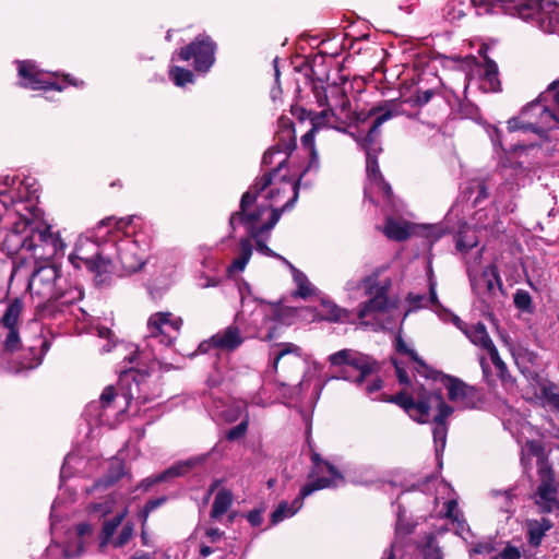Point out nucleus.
<instances>
[{
  "instance_id": "1",
  "label": "nucleus",
  "mask_w": 559,
  "mask_h": 559,
  "mask_svg": "<svg viewBox=\"0 0 559 559\" xmlns=\"http://www.w3.org/2000/svg\"><path fill=\"white\" fill-rule=\"evenodd\" d=\"M277 132V144L263 156L265 165L275 164V168L265 174L250 189L259 200H263L272 211L278 209L280 216L292 209L298 198L297 182L281 175L289 153L295 148V130L287 118H281Z\"/></svg>"
},
{
  "instance_id": "2",
  "label": "nucleus",
  "mask_w": 559,
  "mask_h": 559,
  "mask_svg": "<svg viewBox=\"0 0 559 559\" xmlns=\"http://www.w3.org/2000/svg\"><path fill=\"white\" fill-rule=\"evenodd\" d=\"M280 219L278 209L272 211L263 200L253 194V190H248L241 198L240 211L230 216L229 224L233 229L237 225H242L249 233L250 238L240 241L238 257L233 261L228 271L230 273L242 272L252 255L251 239L255 240L257 250L265 255H275V253L262 241L264 234L271 231Z\"/></svg>"
},
{
  "instance_id": "3",
  "label": "nucleus",
  "mask_w": 559,
  "mask_h": 559,
  "mask_svg": "<svg viewBox=\"0 0 559 559\" xmlns=\"http://www.w3.org/2000/svg\"><path fill=\"white\" fill-rule=\"evenodd\" d=\"M275 310L266 305L253 300L242 301L234 323L215 333L210 340L200 344L199 350L206 353L211 348L222 352H234L239 348L248 337H262L272 340L275 328L267 326Z\"/></svg>"
},
{
  "instance_id": "4",
  "label": "nucleus",
  "mask_w": 559,
  "mask_h": 559,
  "mask_svg": "<svg viewBox=\"0 0 559 559\" xmlns=\"http://www.w3.org/2000/svg\"><path fill=\"white\" fill-rule=\"evenodd\" d=\"M542 10L548 14V32L559 33V0H543ZM559 126V79L539 97L528 104L518 118L508 121V130L533 131L538 134Z\"/></svg>"
},
{
  "instance_id": "5",
  "label": "nucleus",
  "mask_w": 559,
  "mask_h": 559,
  "mask_svg": "<svg viewBox=\"0 0 559 559\" xmlns=\"http://www.w3.org/2000/svg\"><path fill=\"white\" fill-rule=\"evenodd\" d=\"M391 401L418 423H428L432 418L436 453L439 454L444 450L448 433L445 418L452 414L453 408L443 401L440 393L420 388L412 395L404 392L397 393Z\"/></svg>"
},
{
  "instance_id": "6",
  "label": "nucleus",
  "mask_w": 559,
  "mask_h": 559,
  "mask_svg": "<svg viewBox=\"0 0 559 559\" xmlns=\"http://www.w3.org/2000/svg\"><path fill=\"white\" fill-rule=\"evenodd\" d=\"M114 218H107L98 224L94 230L92 239L90 237H80L75 243L74 252L69 257L70 262L75 267L82 264L93 273L98 284L107 281L108 274L111 272L112 252L109 246V237L100 241L105 236H109L110 227Z\"/></svg>"
},
{
  "instance_id": "7",
  "label": "nucleus",
  "mask_w": 559,
  "mask_h": 559,
  "mask_svg": "<svg viewBox=\"0 0 559 559\" xmlns=\"http://www.w3.org/2000/svg\"><path fill=\"white\" fill-rule=\"evenodd\" d=\"M371 114L377 115V117L361 142V145L366 151V170L370 182V191L366 188L365 195L369 197L372 190H377L383 195V198L390 200L392 194L391 187L383 180L377 164V153L381 151L378 138L380 134V127L385 121L397 116L400 114V109L395 102H388L383 106L373 108Z\"/></svg>"
},
{
  "instance_id": "8",
  "label": "nucleus",
  "mask_w": 559,
  "mask_h": 559,
  "mask_svg": "<svg viewBox=\"0 0 559 559\" xmlns=\"http://www.w3.org/2000/svg\"><path fill=\"white\" fill-rule=\"evenodd\" d=\"M312 463L313 468L309 475L308 483L300 489L299 496L290 504L286 501L278 504L272 512V524H277L295 515L301 509L302 500L312 492L324 488L336 487L343 481L340 472L329 462L321 460L316 453L312 455Z\"/></svg>"
},
{
  "instance_id": "9",
  "label": "nucleus",
  "mask_w": 559,
  "mask_h": 559,
  "mask_svg": "<svg viewBox=\"0 0 559 559\" xmlns=\"http://www.w3.org/2000/svg\"><path fill=\"white\" fill-rule=\"evenodd\" d=\"M388 287V282H379L374 276L364 280V288L369 299L358 311V319L362 324L370 325L374 330L388 328L389 320L397 311L386 296Z\"/></svg>"
},
{
  "instance_id": "10",
  "label": "nucleus",
  "mask_w": 559,
  "mask_h": 559,
  "mask_svg": "<svg viewBox=\"0 0 559 559\" xmlns=\"http://www.w3.org/2000/svg\"><path fill=\"white\" fill-rule=\"evenodd\" d=\"M133 217L114 219L116 230L110 229L109 233V246L112 252V264L114 270L118 264L121 269L128 273L139 271L144 264L145 250L139 245V242L129 235L121 236L120 233L129 224H131Z\"/></svg>"
},
{
  "instance_id": "11",
  "label": "nucleus",
  "mask_w": 559,
  "mask_h": 559,
  "mask_svg": "<svg viewBox=\"0 0 559 559\" xmlns=\"http://www.w3.org/2000/svg\"><path fill=\"white\" fill-rule=\"evenodd\" d=\"M328 361L332 367H338L340 373L335 378L362 384L376 371L377 364L370 357L353 349H342L331 354Z\"/></svg>"
},
{
  "instance_id": "12",
  "label": "nucleus",
  "mask_w": 559,
  "mask_h": 559,
  "mask_svg": "<svg viewBox=\"0 0 559 559\" xmlns=\"http://www.w3.org/2000/svg\"><path fill=\"white\" fill-rule=\"evenodd\" d=\"M66 281L61 277L55 265L45 264L37 267L29 282L28 289L33 299H37V307H45L57 301L59 289Z\"/></svg>"
},
{
  "instance_id": "13",
  "label": "nucleus",
  "mask_w": 559,
  "mask_h": 559,
  "mask_svg": "<svg viewBox=\"0 0 559 559\" xmlns=\"http://www.w3.org/2000/svg\"><path fill=\"white\" fill-rule=\"evenodd\" d=\"M64 242L49 227L40 225L32 235L21 239V248L33 253L35 260H49L62 254Z\"/></svg>"
},
{
  "instance_id": "14",
  "label": "nucleus",
  "mask_w": 559,
  "mask_h": 559,
  "mask_svg": "<svg viewBox=\"0 0 559 559\" xmlns=\"http://www.w3.org/2000/svg\"><path fill=\"white\" fill-rule=\"evenodd\" d=\"M467 270L474 294L486 307H490L502 286L496 267L491 264L479 267L475 261L468 263Z\"/></svg>"
},
{
  "instance_id": "15",
  "label": "nucleus",
  "mask_w": 559,
  "mask_h": 559,
  "mask_svg": "<svg viewBox=\"0 0 559 559\" xmlns=\"http://www.w3.org/2000/svg\"><path fill=\"white\" fill-rule=\"evenodd\" d=\"M216 44L205 34L197 36L189 45L178 51L182 61L193 60L197 72L206 73L215 62Z\"/></svg>"
},
{
  "instance_id": "16",
  "label": "nucleus",
  "mask_w": 559,
  "mask_h": 559,
  "mask_svg": "<svg viewBox=\"0 0 559 559\" xmlns=\"http://www.w3.org/2000/svg\"><path fill=\"white\" fill-rule=\"evenodd\" d=\"M182 325L181 318L171 312H155L147 320L148 345L152 341L169 346L178 337Z\"/></svg>"
},
{
  "instance_id": "17",
  "label": "nucleus",
  "mask_w": 559,
  "mask_h": 559,
  "mask_svg": "<svg viewBox=\"0 0 559 559\" xmlns=\"http://www.w3.org/2000/svg\"><path fill=\"white\" fill-rule=\"evenodd\" d=\"M20 85L29 90H57L62 91L63 85L57 83L55 74L41 71L34 61H17Z\"/></svg>"
},
{
  "instance_id": "18",
  "label": "nucleus",
  "mask_w": 559,
  "mask_h": 559,
  "mask_svg": "<svg viewBox=\"0 0 559 559\" xmlns=\"http://www.w3.org/2000/svg\"><path fill=\"white\" fill-rule=\"evenodd\" d=\"M312 128L301 138V143L309 154V164L306 170L319 169V155L314 147V133L322 127L334 128L336 120L334 112L331 109H323L320 114L311 117Z\"/></svg>"
},
{
  "instance_id": "19",
  "label": "nucleus",
  "mask_w": 559,
  "mask_h": 559,
  "mask_svg": "<svg viewBox=\"0 0 559 559\" xmlns=\"http://www.w3.org/2000/svg\"><path fill=\"white\" fill-rule=\"evenodd\" d=\"M207 457L209 453H205L189 457L183 461H179L176 464L171 465L166 471H164L163 473L143 479L140 484V488H142L143 490H148L152 486L158 483L167 481L168 479L174 477L183 476L190 471L197 468L198 466L203 465L207 461Z\"/></svg>"
},
{
  "instance_id": "20",
  "label": "nucleus",
  "mask_w": 559,
  "mask_h": 559,
  "mask_svg": "<svg viewBox=\"0 0 559 559\" xmlns=\"http://www.w3.org/2000/svg\"><path fill=\"white\" fill-rule=\"evenodd\" d=\"M444 385L448 391L449 400L457 408H475L480 402L478 391L474 386L467 385L456 378L448 377L444 380Z\"/></svg>"
},
{
  "instance_id": "21",
  "label": "nucleus",
  "mask_w": 559,
  "mask_h": 559,
  "mask_svg": "<svg viewBox=\"0 0 559 559\" xmlns=\"http://www.w3.org/2000/svg\"><path fill=\"white\" fill-rule=\"evenodd\" d=\"M417 227L408 224L402 219L388 218L383 233L385 236L393 240H404L408 238ZM426 237L437 240L441 237L442 233L438 226H421L418 227Z\"/></svg>"
},
{
  "instance_id": "22",
  "label": "nucleus",
  "mask_w": 559,
  "mask_h": 559,
  "mask_svg": "<svg viewBox=\"0 0 559 559\" xmlns=\"http://www.w3.org/2000/svg\"><path fill=\"white\" fill-rule=\"evenodd\" d=\"M542 483L535 495L536 504L543 512H552L559 508L557 500V489L548 466H539Z\"/></svg>"
},
{
  "instance_id": "23",
  "label": "nucleus",
  "mask_w": 559,
  "mask_h": 559,
  "mask_svg": "<svg viewBox=\"0 0 559 559\" xmlns=\"http://www.w3.org/2000/svg\"><path fill=\"white\" fill-rule=\"evenodd\" d=\"M299 316L311 321L326 320L334 322H344L347 320L348 313L346 310L340 308L334 302L322 299L320 308L318 310L305 308L299 311Z\"/></svg>"
},
{
  "instance_id": "24",
  "label": "nucleus",
  "mask_w": 559,
  "mask_h": 559,
  "mask_svg": "<svg viewBox=\"0 0 559 559\" xmlns=\"http://www.w3.org/2000/svg\"><path fill=\"white\" fill-rule=\"evenodd\" d=\"M92 536L93 527L91 524H79L63 548L64 557L69 559L80 557L91 543Z\"/></svg>"
},
{
  "instance_id": "25",
  "label": "nucleus",
  "mask_w": 559,
  "mask_h": 559,
  "mask_svg": "<svg viewBox=\"0 0 559 559\" xmlns=\"http://www.w3.org/2000/svg\"><path fill=\"white\" fill-rule=\"evenodd\" d=\"M278 350L274 353L272 368L277 371L278 365L282 364L283 368H300L302 365V350L293 343H281L277 345Z\"/></svg>"
},
{
  "instance_id": "26",
  "label": "nucleus",
  "mask_w": 559,
  "mask_h": 559,
  "mask_svg": "<svg viewBox=\"0 0 559 559\" xmlns=\"http://www.w3.org/2000/svg\"><path fill=\"white\" fill-rule=\"evenodd\" d=\"M481 84L480 87L485 92H497L500 90V81L498 78V67L496 62L485 57L484 66L480 67Z\"/></svg>"
},
{
  "instance_id": "27",
  "label": "nucleus",
  "mask_w": 559,
  "mask_h": 559,
  "mask_svg": "<svg viewBox=\"0 0 559 559\" xmlns=\"http://www.w3.org/2000/svg\"><path fill=\"white\" fill-rule=\"evenodd\" d=\"M552 527L550 520L542 518L539 520H528L526 522V534L528 544L538 547L546 533Z\"/></svg>"
},
{
  "instance_id": "28",
  "label": "nucleus",
  "mask_w": 559,
  "mask_h": 559,
  "mask_svg": "<svg viewBox=\"0 0 559 559\" xmlns=\"http://www.w3.org/2000/svg\"><path fill=\"white\" fill-rule=\"evenodd\" d=\"M463 333L475 346L485 352L495 345L483 323L472 324L468 329H463Z\"/></svg>"
},
{
  "instance_id": "29",
  "label": "nucleus",
  "mask_w": 559,
  "mask_h": 559,
  "mask_svg": "<svg viewBox=\"0 0 559 559\" xmlns=\"http://www.w3.org/2000/svg\"><path fill=\"white\" fill-rule=\"evenodd\" d=\"M276 258L281 259L292 271L294 282L297 286V290L295 293L296 296L301 298H307L316 293L314 286L309 282L308 277L298 269H296L293 264H290L285 258L275 253Z\"/></svg>"
},
{
  "instance_id": "30",
  "label": "nucleus",
  "mask_w": 559,
  "mask_h": 559,
  "mask_svg": "<svg viewBox=\"0 0 559 559\" xmlns=\"http://www.w3.org/2000/svg\"><path fill=\"white\" fill-rule=\"evenodd\" d=\"M408 301L411 302L414 309L425 308V307H435L436 311L441 307L437 292H436V282L432 277L429 278V296L409 293Z\"/></svg>"
},
{
  "instance_id": "31",
  "label": "nucleus",
  "mask_w": 559,
  "mask_h": 559,
  "mask_svg": "<svg viewBox=\"0 0 559 559\" xmlns=\"http://www.w3.org/2000/svg\"><path fill=\"white\" fill-rule=\"evenodd\" d=\"M248 403L245 401H233L225 405L222 409L217 406L216 415L222 417L227 423H234L245 417L247 413Z\"/></svg>"
},
{
  "instance_id": "32",
  "label": "nucleus",
  "mask_w": 559,
  "mask_h": 559,
  "mask_svg": "<svg viewBox=\"0 0 559 559\" xmlns=\"http://www.w3.org/2000/svg\"><path fill=\"white\" fill-rule=\"evenodd\" d=\"M117 390L112 385H108L104 389L103 393L100 394L99 401L97 403L90 405V411L100 407L103 409L102 413H99L98 419L100 423H106L108 420L107 417V411L111 408L112 404L116 402V399L118 397Z\"/></svg>"
},
{
  "instance_id": "33",
  "label": "nucleus",
  "mask_w": 559,
  "mask_h": 559,
  "mask_svg": "<svg viewBox=\"0 0 559 559\" xmlns=\"http://www.w3.org/2000/svg\"><path fill=\"white\" fill-rule=\"evenodd\" d=\"M127 514V510H122L117 515H115L111 520L106 521L103 526V531L99 536V549L103 551L105 547L109 544L114 533L117 527L121 524L124 516Z\"/></svg>"
},
{
  "instance_id": "34",
  "label": "nucleus",
  "mask_w": 559,
  "mask_h": 559,
  "mask_svg": "<svg viewBox=\"0 0 559 559\" xmlns=\"http://www.w3.org/2000/svg\"><path fill=\"white\" fill-rule=\"evenodd\" d=\"M233 502V495L229 490L222 489L219 490L214 499L211 515L214 519H219L223 516Z\"/></svg>"
},
{
  "instance_id": "35",
  "label": "nucleus",
  "mask_w": 559,
  "mask_h": 559,
  "mask_svg": "<svg viewBox=\"0 0 559 559\" xmlns=\"http://www.w3.org/2000/svg\"><path fill=\"white\" fill-rule=\"evenodd\" d=\"M513 304L523 313L532 314L534 312V304L532 296L524 289H516L513 295Z\"/></svg>"
},
{
  "instance_id": "36",
  "label": "nucleus",
  "mask_w": 559,
  "mask_h": 559,
  "mask_svg": "<svg viewBox=\"0 0 559 559\" xmlns=\"http://www.w3.org/2000/svg\"><path fill=\"white\" fill-rule=\"evenodd\" d=\"M544 449L542 444L537 441H526L524 447L522 448V463L524 465L527 464V461L532 457H536L538 462H540V466H545L543 461Z\"/></svg>"
},
{
  "instance_id": "37",
  "label": "nucleus",
  "mask_w": 559,
  "mask_h": 559,
  "mask_svg": "<svg viewBox=\"0 0 559 559\" xmlns=\"http://www.w3.org/2000/svg\"><path fill=\"white\" fill-rule=\"evenodd\" d=\"M476 227L480 229H496V211L479 210L475 213Z\"/></svg>"
},
{
  "instance_id": "38",
  "label": "nucleus",
  "mask_w": 559,
  "mask_h": 559,
  "mask_svg": "<svg viewBox=\"0 0 559 559\" xmlns=\"http://www.w3.org/2000/svg\"><path fill=\"white\" fill-rule=\"evenodd\" d=\"M169 76L171 81L180 87H183L188 83H193L194 81V75L190 70L177 66L170 68Z\"/></svg>"
},
{
  "instance_id": "39",
  "label": "nucleus",
  "mask_w": 559,
  "mask_h": 559,
  "mask_svg": "<svg viewBox=\"0 0 559 559\" xmlns=\"http://www.w3.org/2000/svg\"><path fill=\"white\" fill-rule=\"evenodd\" d=\"M23 302L20 299H14L5 310L2 321L7 328H14L17 319L22 312Z\"/></svg>"
},
{
  "instance_id": "40",
  "label": "nucleus",
  "mask_w": 559,
  "mask_h": 559,
  "mask_svg": "<svg viewBox=\"0 0 559 559\" xmlns=\"http://www.w3.org/2000/svg\"><path fill=\"white\" fill-rule=\"evenodd\" d=\"M478 243L476 231L472 228L461 230L456 239V248L461 251L472 249Z\"/></svg>"
},
{
  "instance_id": "41",
  "label": "nucleus",
  "mask_w": 559,
  "mask_h": 559,
  "mask_svg": "<svg viewBox=\"0 0 559 559\" xmlns=\"http://www.w3.org/2000/svg\"><path fill=\"white\" fill-rule=\"evenodd\" d=\"M41 224L31 221L26 217L21 216L16 222L13 223V234L15 235H32L33 230L36 231Z\"/></svg>"
},
{
  "instance_id": "42",
  "label": "nucleus",
  "mask_w": 559,
  "mask_h": 559,
  "mask_svg": "<svg viewBox=\"0 0 559 559\" xmlns=\"http://www.w3.org/2000/svg\"><path fill=\"white\" fill-rule=\"evenodd\" d=\"M63 286H64V284L61 285V289H59V296L57 298V301H59L60 305H71V304L82 299L83 294L80 288H78V287L64 288Z\"/></svg>"
},
{
  "instance_id": "43",
  "label": "nucleus",
  "mask_w": 559,
  "mask_h": 559,
  "mask_svg": "<svg viewBox=\"0 0 559 559\" xmlns=\"http://www.w3.org/2000/svg\"><path fill=\"white\" fill-rule=\"evenodd\" d=\"M114 509V499L112 498H106L104 501L98 503H93L88 508L90 515L102 519L105 515L109 514Z\"/></svg>"
},
{
  "instance_id": "44",
  "label": "nucleus",
  "mask_w": 559,
  "mask_h": 559,
  "mask_svg": "<svg viewBox=\"0 0 559 559\" xmlns=\"http://www.w3.org/2000/svg\"><path fill=\"white\" fill-rule=\"evenodd\" d=\"M486 353L488 354L491 364L495 366V368L497 370V373H498V377L501 378V379H504L506 374H507V371H508L507 365L500 358L496 346L493 345Z\"/></svg>"
},
{
  "instance_id": "45",
  "label": "nucleus",
  "mask_w": 559,
  "mask_h": 559,
  "mask_svg": "<svg viewBox=\"0 0 559 559\" xmlns=\"http://www.w3.org/2000/svg\"><path fill=\"white\" fill-rule=\"evenodd\" d=\"M373 372L366 379V380H369V383L367 384L366 386V393L372 399V400H381V401H386V402H392L391 400L394 397V396H391L389 399H384V397H378V396H374V394L377 392H379L382 388V380L378 377H372Z\"/></svg>"
},
{
  "instance_id": "46",
  "label": "nucleus",
  "mask_w": 559,
  "mask_h": 559,
  "mask_svg": "<svg viewBox=\"0 0 559 559\" xmlns=\"http://www.w3.org/2000/svg\"><path fill=\"white\" fill-rule=\"evenodd\" d=\"M395 349L399 354H403L408 356L413 361L418 362L423 366V361L418 358L416 352L411 348L401 335H397L395 338Z\"/></svg>"
},
{
  "instance_id": "47",
  "label": "nucleus",
  "mask_w": 559,
  "mask_h": 559,
  "mask_svg": "<svg viewBox=\"0 0 559 559\" xmlns=\"http://www.w3.org/2000/svg\"><path fill=\"white\" fill-rule=\"evenodd\" d=\"M122 475H124L123 463L119 460H115L110 463V469L106 477V485L116 483Z\"/></svg>"
},
{
  "instance_id": "48",
  "label": "nucleus",
  "mask_w": 559,
  "mask_h": 559,
  "mask_svg": "<svg viewBox=\"0 0 559 559\" xmlns=\"http://www.w3.org/2000/svg\"><path fill=\"white\" fill-rule=\"evenodd\" d=\"M432 95L433 92L431 90L417 91L415 95L411 96L405 102L415 106H423L431 99Z\"/></svg>"
},
{
  "instance_id": "49",
  "label": "nucleus",
  "mask_w": 559,
  "mask_h": 559,
  "mask_svg": "<svg viewBox=\"0 0 559 559\" xmlns=\"http://www.w3.org/2000/svg\"><path fill=\"white\" fill-rule=\"evenodd\" d=\"M133 535V525L130 523H127L121 532L119 533L118 537L112 542V545L116 548L124 546L132 537Z\"/></svg>"
},
{
  "instance_id": "50",
  "label": "nucleus",
  "mask_w": 559,
  "mask_h": 559,
  "mask_svg": "<svg viewBox=\"0 0 559 559\" xmlns=\"http://www.w3.org/2000/svg\"><path fill=\"white\" fill-rule=\"evenodd\" d=\"M248 414H246L245 418L241 420V423L239 425H237L236 427L231 428L228 432H227V439L230 440V441H235L239 438H241L242 436H245L246 431H247V428H248Z\"/></svg>"
},
{
  "instance_id": "51",
  "label": "nucleus",
  "mask_w": 559,
  "mask_h": 559,
  "mask_svg": "<svg viewBox=\"0 0 559 559\" xmlns=\"http://www.w3.org/2000/svg\"><path fill=\"white\" fill-rule=\"evenodd\" d=\"M469 551L474 555H489L493 551V546L489 542H480L473 545Z\"/></svg>"
},
{
  "instance_id": "52",
  "label": "nucleus",
  "mask_w": 559,
  "mask_h": 559,
  "mask_svg": "<svg viewBox=\"0 0 559 559\" xmlns=\"http://www.w3.org/2000/svg\"><path fill=\"white\" fill-rule=\"evenodd\" d=\"M9 333L5 338V348L9 350H14L17 348V345L20 343L19 334L14 330V328H9Z\"/></svg>"
},
{
  "instance_id": "53",
  "label": "nucleus",
  "mask_w": 559,
  "mask_h": 559,
  "mask_svg": "<svg viewBox=\"0 0 559 559\" xmlns=\"http://www.w3.org/2000/svg\"><path fill=\"white\" fill-rule=\"evenodd\" d=\"M97 334L99 337L108 340V344L103 347V350L110 352L111 350L110 342H111V335H112L111 331L108 328L98 326Z\"/></svg>"
},
{
  "instance_id": "54",
  "label": "nucleus",
  "mask_w": 559,
  "mask_h": 559,
  "mask_svg": "<svg viewBox=\"0 0 559 559\" xmlns=\"http://www.w3.org/2000/svg\"><path fill=\"white\" fill-rule=\"evenodd\" d=\"M543 392L547 399V401L559 411V394L552 392L551 389L544 388Z\"/></svg>"
},
{
  "instance_id": "55",
  "label": "nucleus",
  "mask_w": 559,
  "mask_h": 559,
  "mask_svg": "<svg viewBox=\"0 0 559 559\" xmlns=\"http://www.w3.org/2000/svg\"><path fill=\"white\" fill-rule=\"evenodd\" d=\"M445 515L450 519L457 520L459 511H457V502L455 500H449L447 502Z\"/></svg>"
},
{
  "instance_id": "56",
  "label": "nucleus",
  "mask_w": 559,
  "mask_h": 559,
  "mask_svg": "<svg viewBox=\"0 0 559 559\" xmlns=\"http://www.w3.org/2000/svg\"><path fill=\"white\" fill-rule=\"evenodd\" d=\"M502 559H521V554L515 547H507L501 552Z\"/></svg>"
},
{
  "instance_id": "57",
  "label": "nucleus",
  "mask_w": 559,
  "mask_h": 559,
  "mask_svg": "<svg viewBox=\"0 0 559 559\" xmlns=\"http://www.w3.org/2000/svg\"><path fill=\"white\" fill-rule=\"evenodd\" d=\"M396 376L399 378V381L401 383L407 384L409 383V378L407 376V372L400 366L397 361H394Z\"/></svg>"
},
{
  "instance_id": "58",
  "label": "nucleus",
  "mask_w": 559,
  "mask_h": 559,
  "mask_svg": "<svg viewBox=\"0 0 559 559\" xmlns=\"http://www.w3.org/2000/svg\"><path fill=\"white\" fill-rule=\"evenodd\" d=\"M473 188H475L477 190V193H478L476 199H475V202H479L481 199L487 198V190H486V187L484 186L483 182L475 181L473 183Z\"/></svg>"
},
{
  "instance_id": "59",
  "label": "nucleus",
  "mask_w": 559,
  "mask_h": 559,
  "mask_svg": "<svg viewBox=\"0 0 559 559\" xmlns=\"http://www.w3.org/2000/svg\"><path fill=\"white\" fill-rule=\"evenodd\" d=\"M491 4H498L502 9L510 10L512 7H515V0H488Z\"/></svg>"
},
{
  "instance_id": "60",
  "label": "nucleus",
  "mask_w": 559,
  "mask_h": 559,
  "mask_svg": "<svg viewBox=\"0 0 559 559\" xmlns=\"http://www.w3.org/2000/svg\"><path fill=\"white\" fill-rule=\"evenodd\" d=\"M424 559H442V558H441L440 551L438 549L429 546L425 550Z\"/></svg>"
},
{
  "instance_id": "61",
  "label": "nucleus",
  "mask_w": 559,
  "mask_h": 559,
  "mask_svg": "<svg viewBox=\"0 0 559 559\" xmlns=\"http://www.w3.org/2000/svg\"><path fill=\"white\" fill-rule=\"evenodd\" d=\"M248 521L251 525L258 526L262 521L261 513L259 511H251L248 514Z\"/></svg>"
},
{
  "instance_id": "62",
  "label": "nucleus",
  "mask_w": 559,
  "mask_h": 559,
  "mask_svg": "<svg viewBox=\"0 0 559 559\" xmlns=\"http://www.w3.org/2000/svg\"><path fill=\"white\" fill-rule=\"evenodd\" d=\"M12 201V198L9 197L7 193H0V216L2 215L3 211H7L8 203Z\"/></svg>"
},
{
  "instance_id": "63",
  "label": "nucleus",
  "mask_w": 559,
  "mask_h": 559,
  "mask_svg": "<svg viewBox=\"0 0 559 559\" xmlns=\"http://www.w3.org/2000/svg\"><path fill=\"white\" fill-rule=\"evenodd\" d=\"M250 404L251 405H255V406H261V407H265L269 403L265 402L262 396H261V393H257L254 394L251 399H250Z\"/></svg>"
},
{
  "instance_id": "64",
  "label": "nucleus",
  "mask_w": 559,
  "mask_h": 559,
  "mask_svg": "<svg viewBox=\"0 0 559 559\" xmlns=\"http://www.w3.org/2000/svg\"><path fill=\"white\" fill-rule=\"evenodd\" d=\"M163 502H164V498L151 500L146 503L145 511L151 512L154 509H156L157 507H159Z\"/></svg>"
}]
</instances>
